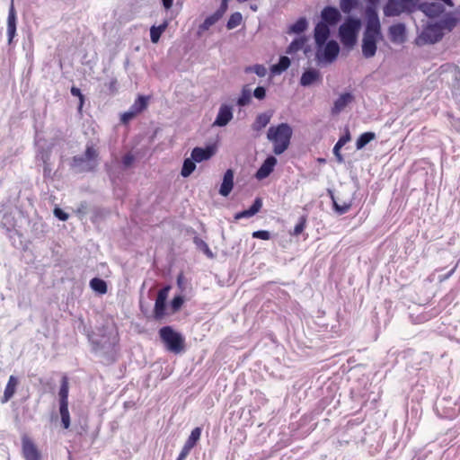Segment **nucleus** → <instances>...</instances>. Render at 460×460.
<instances>
[{
	"label": "nucleus",
	"instance_id": "nucleus-1",
	"mask_svg": "<svg viewBox=\"0 0 460 460\" xmlns=\"http://www.w3.org/2000/svg\"><path fill=\"white\" fill-rule=\"evenodd\" d=\"M367 22L362 39V55L366 58H373L377 49V42L383 39L380 21L376 11L368 8Z\"/></svg>",
	"mask_w": 460,
	"mask_h": 460
},
{
	"label": "nucleus",
	"instance_id": "nucleus-2",
	"mask_svg": "<svg viewBox=\"0 0 460 460\" xmlns=\"http://www.w3.org/2000/svg\"><path fill=\"white\" fill-rule=\"evenodd\" d=\"M292 134V128L288 123L270 127L267 137L273 144L275 155H281L288 148Z\"/></svg>",
	"mask_w": 460,
	"mask_h": 460
},
{
	"label": "nucleus",
	"instance_id": "nucleus-3",
	"mask_svg": "<svg viewBox=\"0 0 460 460\" xmlns=\"http://www.w3.org/2000/svg\"><path fill=\"white\" fill-rule=\"evenodd\" d=\"M360 26V21L353 17L347 18L346 21L340 26L339 35L343 46L349 49H351L355 46Z\"/></svg>",
	"mask_w": 460,
	"mask_h": 460
},
{
	"label": "nucleus",
	"instance_id": "nucleus-4",
	"mask_svg": "<svg viewBox=\"0 0 460 460\" xmlns=\"http://www.w3.org/2000/svg\"><path fill=\"white\" fill-rule=\"evenodd\" d=\"M159 336L169 351L175 354L183 351L185 347L184 338L171 326L162 327L159 330Z\"/></svg>",
	"mask_w": 460,
	"mask_h": 460
},
{
	"label": "nucleus",
	"instance_id": "nucleus-5",
	"mask_svg": "<svg viewBox=\"0 0 460 460\" xmlns=\"http://www.w3.org/2000/svg\"><path fill=\"white\" fill-rule=\"evenodd\" d=\"M99 153L93 145H87L83 155H75L72 159V166L84 172L93 171L97 166Z\"/></svg>",
	"mask_w": 460,
	"mask_h": 460
},
{
	"label": "nucleus",
	"instance_id": "nucleus-6",
	"mask_svg": "<svg viewBox=\"0 0 460 460\" xmlns=\"http://www.w3.org/2000/svg\"><path fill=\"white\" fill-rule=\"evenodd\" d=\"M444 35V32L439 26L438 22L429 24L422 31L417 41L420 44H433L439 41Z\"/></svg>",
	"mask_w": 460,
	"mask_h": 460
},
{
	"label": "nucleus",
	"instance_id": "nucleus-7",
	"mask_svg": "<svg viewBox=\"0 0 460 460\" xmlns=\"http://www.w3.org/2000/svg\"><path fill=\"white\" fill-rule=\"evenodd\" d=\"M323 47V51H321L320 49L318 48V50L316 52V59L319 62H333L337 58L340 52L339 44L335 40H330L327 43L325 42V44Z\"/></svg>",
	"mask_w": 460,
	"mask_h": 460
},
{
	"label": "nucleus",
	"instance_id": "nucleus-8",
	"mask_svg": "<svg viewBox=\"0 0 460 460\" xmlns=\"http://www.w3.org/2000/svg\"><path fill=\"white\" fill-rule=\"evenodd\" d=\"M22 453L25 460H41V454L28 436L22 438Z\"/></svg>",
	"mask_w": 460,
	"mask_h": 460
},
{
	"label": "nucleus",
	"instance_id": "nucleus-9",
	"mask_svg": "<svg viewBox=\"0 0 460 460\" xmlns=\"http://www.w3.org/2000/svg\"><path fill=\"white\" fill-rule=\"evenodd\" d=\"M170 287H164L160 289L155 303L154 314L156 319H161L165 314V303L168 296Z\"/></svg>",
	"mask_w": 460,
	"mask_h": 460
},
{
	"label": "nucleus",
	"instance_id": "nucleus-10",
	"mask_svg": "<svg viewBox=\"0 0 460 460\" xmlns=\"http://www.w3.org/2000/svg\"><path fill=\"white\" fill-rule=\"evenodd\" d=\"M321 22H324L328 26H334L341 21V14L335 7L325 6L321 12Z\"/></svg>",
	"mask_w": 460,
	"mask_h": 460
},
{
	"label": "nucleus",
	"instance_id": "nucleus-11",
	"mask_svg": "<svg viewBox=\"0 0 460 460\" xmlns=\"http://www.w3.org/2000/svg\"><path fill=\"white\" fill-rule=\"evenodd\" d=\"M330 29L329 26L324 23L319 22L315 27L314 31V37L315 40V44L317 48L321 49L325 44L326 40H328L330 36Z\"/></svg>",
	"mask_w": 460,
	"mask_h": 460
},
{
	"label": "nucleus",
	"instance_id": "nucleus-12",
	"mask_svg": "<svg viewBox=\"0 0 460 460\" xmlns=\"http://www.w3.org/2000/svg\"><path fill=\"white\" fill-rule=\"evenodd\" d=\"M389 39L393 43L402 44L406 40V29L403 23H396L389 27Z\"/></svg>",
	"mask_w": 460,
	"mask_h": 460
},
{
	"label": "nucleus",
	"instance_id": "nucleus-13",
	"mask_svg": "<svg viewBox=\"0 0 460 460\" xmlns=\"http://www.w3.org/2000/svg\"><path fill=\"white\" fill-rule=\"evenodd\" d=\"M276 164L277 159L272 155L268 156L256 172L255 178L259 181L266 179L274 171V167Z\"/></svg>",
	"mask_w": 460,
	"mask_h": 460
},
{
	"label": "nucleus",
	"instance_id": "nucleus-14",
	"mask_svg": "<svg viewBox=\"0 0 460 460\" xmlns=\"http://www.w3.org/2000/svg\"><path fill=\"white\" fill-rule=\"evenodd\" d=\"M233 119V109L231 106L223 104L220 106L217 116L213 123V126L224 127L226 126Z\"/></svg>",
	"mask_w": 460,
	"mask_h": 460
},
{
	"label": "nucleus",
	"instance_id": "nucleus-15",
	"mask_svg": "<svg viewBox=\"0 0 460 460\" xmlns=\"http://www.w3.org/2000/svg\"><path fill=\"white\" fill-rule=\"evenodd\" d=\"M16 34V11L14 8L13 1H12L8 11L7 16V35L9 43L12 42L13 39Z\"/></svg>",
	"mask_w": 460,
	"mask_h": 460
},
{
	"label": "nucleus",
	"instance_id": "nucleus-16",
	"mask_svg": "<svg viewBox=\"0 0 460 460\" xmlns=\"http://www.w3.org/2000/svg\"><path fill=\"white\" fill-rule=\"evenodd\" d=\"M215 154V148L213 146L195 147L191 151V158L196 163H200L210 159Z\"/></svg>",
	"mask_w": 460,
	"mask_h": 460
},
{
	"label": "nucleus",
	"instance_id": "nucleus-17",
	"mask_svg": "<svg viewBox=\"0 0 460 460\" xmlns=\"http://www.w3.org/2000/svg\"><path fill=\"white\" fill-rule=\"evenodd\" d=\"M19 385V380L14 376H10L9 379L7 381V384L5 385L4 394L1 398L2 403H6L8 401H10L14 394L16 393L17 386Z\"/></svg>",
	"mask_w": 460,
	"mask_h": 460
},
{
	"label": "nucleus",
	"instance_id": "nucleus-18",
	"mask_svg": "<svg viewBox=\"0 0 460 460\" xmlns=\"http://www.w3.org/2000/svg\"><path fill=\"white\" fill-rule=\"evenodd\" d=\"M234 188V172L231 169L226 170L224 174L223 181L221 183L219 193L227 197Z\"/></svg>",
	"mask_w": 460,
	"mask_h": 460
},
{
	"label": "nucleus",
	"instance_id": "nucleus-19",
	"mask_svg": "<svg viewBox=\"0 0 460 460\" xmlns=\"http://www.w3.org/2000/svg\"><path fill=\"white\" fill-rule=\"evenodd\" d=\"M321 74L316 69H307L305 70L300 78V84L303 86H309L312 84L321 81Z\"/></svg>",
	"mask_w": 460,
	"mask_h": 460
},
{
	"label": "nucleus",
	"instance_id": "nucleus-20",
	"mask_svg": "<svg viewBox=\"0 0 460 460\" xmlns=\"http://www.w3.org/2000/svg\"><path fill=\"white\" fill-rule=\"evenodd\" d=\"M354 100V97L349 93H342L335 102L333 104V107L332 108V114H338L341 111L344 110V108L350 103Z\"/></svg>",
	"mask_w": 460,
	"mask_h": 460
},
{
	"label": "nucleus",
	"instance_id": "nucleus-21",
	"mask_svg": "<svg viewBox=\"0 0 460 460\" xmlns=\"http://www.w3.org/2000/svg\"><path fill=\"white\" fill-rule=\"evenodd\" d=\"M262 207L261 199L256 198L250 208L238 212L234 215V219L239 220L245 217H251L257 214Z\"/></svg>",
	"mask_w": 460,
	"mask_h": 460
},
{
	"label": "nucleus",
	"instance_id": "nucleus-22",
	"mask_svg": "<svg viewBox=\"0 0 460 460\" xmlns=\"http://www.w3.org/2000/svg\"><path fill=\"white\" fill-rule=\"evenodd\" d=\"M404 11L405 9L397 0H388L384 7V13L386 16H397Z\"/></svg>",
	"mask_w": 460,
	"mask_h": 460
},
{
	"label": "nucleus",
	"instance_id": "nucleus-23",
	"mask_svg": "<svg viewBox=\"0 0 460 460\" xmlns=\"http://www.w3.org/2000/svg\"><path fill=\"white\" fill-rule=\"evenodd\" d=\"M68 394H69V380L66 375H64L61 378L60 388L58 391L59 404H69L68 403Z\"/></svg>",
	"mask_w": 460,
	"mask_h": 460
},
{
	"label": "nucleus",
	"instance_id": "nucleus-24",
	"mask_svg": "<svg viewBox=\"0 0 460 460\" xmlns=\"http://www.w3.org/2000/svg\"><path fill=\"white\" fill-rule=\"evenodd\" d=\"M270 113L263 112L259 114L252 125V130L256 132L261 131L270 123Z\"/></svg>",
	"mask_w": 460,
	"mask_h": 460
},
{
	"label": "nucleus",
	"instance_id": "nucleus-25",
	"mask_svg": "<svg viewBox=\"0 0 460 460\" xmlns=\"http://www.w3.org/2000/svg\"><path fill=\"white\" fill-rule=\"evenodd\" d=\"M289 66L290 59L288 57L283 56L279 58L278 64H275L270 67V71L274 75H280L281 73L286 71L289 67Z\"/></svg>",
	"mask_w": 460,
	"mask_h": 460
},
{
	"label": "nucleus",
	"instance_id": "nucleus-26",
	"mask_svg": "<svg viewBox=\"0 0 460 460\" xmlns=\"http://www.w3.org/2000/svg\"><path fill=\"white\" fill-rule=\"evenodd\" d=\"M168 26L167 21H164L159 26H152L150 29V39L153 43H157L160 40L162 33L166 30Z\"/></svg>",
	"mask_w": 460,
	"mask_h": 460
},
{
	"label": "nucleus",
	"instance_id": "nucleus-27",
	"mask_svg": "<svg viewBox=\"0 0 460 460\" xmlns=\"http://www.w3.org/2000/svg\"><path fill=\"white\" fill-rule=\"evenodd\" d=\"M424 12L430 17H437L444 12V7L439 4L430 3L424 6Z\"/></svg>",
	"mask_w": 460,
	"mask_h": 460
},
{
	"label": "nucleus",
	"instance_id": "nucleus-28",
	"mask_svg": "<svg viewBox=\"0 0 460 460\" xmlns=\"http://www.w3.org/2000/svg\"><path fill=\"white\" fill-rule=\"evenodd\" d=\"M90 287L95 292L103 295L107 293V284L100 278H93L90 280Z\"/></svg>",
	"mask_w": 460,
	"mask_h": 460
},
{
	"label": "nucleus",
	"instance_id": "nucleus-29",
	"mask_svg": "<svg viewBox=\"0 0 460 460\" xmlns=\"http://www.w3.org/2000/svg\"><path fill=\"white\" fill-rule=\"evenodd\" d=\"M59 413L63 429H68L70 427V414L68 404H59Z\"/></svg>",
	"mask_w": 460,
	"mask_h": 460
},
{
	"label": "nucleus",
	"instance_id": "nucleus-30",
	"mask_svg": "<svg viewBox=\"0 0 460 460\" xmlns=\"http://www.w3.org/2000/svg\"><path fill=\"white\" fill-rule=\"evenodd\" d=\"M350 139L349 133H347L345 136H342L340 137L338 142L335 144L333 147V154L336 156L337 160L339 162L343 161V157L340 152L341 148Z\"/></svg>",
	"mask_w": 460,
	"mask_h": 460
},
{
	"label": "nucleus",
	"instance_id": "nucleus-31",
	"mask_svg": "<svg viewBox=\"0 0 460 460\" xmlns=\"http://www.w3.org/2000/svg\"><path fill=\"white\" fill-rule=\"evenodd\" d=\"M456 23H457V20L451 15H447L438 22V24L441 27L443 31H451L456 26Z\"/></svg>",
	"mask_w": 460,
	"mask_h": 460
},
{
	"label": "nucleus",
	"instance_id": "nucleus-32",
	"mask_svg": "<svg viewBox=\"0 0 460 460\" xmlns=\"http://www.w3.org/2000/svg\"><path fill=\"white\" fill-rule=\"evenodd\" d=\"M376 138V134L374 132H365L361 134L356 142L357 149H362L366 145H367L370 141Z\"/></svg>",
	"mask_w": 460,
	"mask_h": 460
},
{
	"label": "nucleus",
	"instance_id": "nucleus-33",
	"mask_svg": "<svg viewBox=\"0 0 460 460\" xmlns=\"http://www.w3.org/2000/svg\"><path fill=\"white\" fill-rule=\"evenodd\" d=\"M195 163L196 162L192 158H186L181 168V176L189 177L196 169Z\"/></svg>",
	"mask_w": 460,
	"mask_h": 460
},
{
	"label": "nucleus",
	"instance_id": "nucleus-34",
	"mask_svg": "<svg viewBox=\"0 0 460 460\" xmlns=\"http://www.w3.org/2000/svg\"><path fill=\"white\" fill-rule=\"evenodd\" d=\"M332 199L333 208H334V210H335L339 215H343V214L347 213V212L350 209V208H351V206H352L351 202H345V201H344V202H342L341 204V203H339V202L335 199V198H334L333 196H332Z\"/></svg>",
	"mask_w": 460,
	"mask_h": 460
},
{
	"label": "nucleus",
	"instance_id": "nucleus-35",
	"mask_svg": "<svg viewBox=\"0 0 460 460\" xmlns=\"http://www.w3.org/2000/svg\"><path fill=\"white\" fill-rule=\"evenodd\" d=\"M243 22L242 13L239 12H235L232 13L227 21L226 28L228 30H233L239 26Z\"/></svg>",
	"mask_w": 460,
	"mask_h": 460
},
{
	"label": "nucleus",
	"instance_id": "nucleus-36",
	"mask_svg": "<svg viewBox=\"0 0 460 460\" xmlns=\"http://www.w3.org/2000/svg\"><path fill=\"white\" fill-rule=\"evenodd\" d=\"M221 17L214 13L205 19V21L199 25V31H208L212 25H214L217 22H218Z\"/></svg>",
	"mask_w": 460,
	"mask_h": 460
},
{
	"label": "nucleus",
	"instance_id": "nucleus-37",
	"mask_svg": "<svg viewBox=\"0 0 460 460\" xmlns=\"http://www.w3.org/2000/svg\"><path fill=\"white\" fill-rule=\"evenodd\" d=\"M307 28V21L305 18H299L294 24L289 28V32L301 33Z\"/></svg>",
	"mask_w": 460,
	"mask_h": 460
},
{
	"label": "nucleus",
	"instance_id": "nucleus-38",
	"mask_svg": "<svg viewBox=\"0 0 460 460\" xmlns=\"http://www.w3.org/2000/svg\"><path fill=\"white\" fill-rule=\"evenodd\" d=\"M305 44V38H298L294 40L290 45L288 46L287 49L288 54H293L297 52L298 50L302 49Z\"/></svg>",
	"mask_w": 460,
	"mask_h": 460
},
{
	"label": "nucleus",
	"instance_id": "nucleus-39",
	"mask_svg": "<svg viewBox=\"0 0 460 460\" xmlns=\"http://www.w3.org/2000/svg\"><path fill=\"white\" fill-rule=\"evenodd\" d=\"M251 99H252L251 90L248 89L246 86H244L242 89L241 95L239 96V98L237 100V105L241 106V107L248 105L251 102Z\"/></svg>",
	"mask_w": 460,
	"mask_h": 460
},
{
	"label": "nucleus",
	"instance_id": "nucleus-40",
	"mask_svg": "<svg viewBox=\"0 0 460 460\" xmlns=\"http://www.w3.org/2000/svg\"><path fill=\"white\" fill-rule=\"evenodd\" d=\"M147 107V98L139 95L135 101L134 104L131 106V109L134 110L137 114L145 111Z\"/></svg>",
	"mask_w": 460,
	"mask_h": 460
},
{
	"label": "nucleus",
	"instance_id": "nucleus-41",
	"mask_svg": "<svg viewBox=\"0 0 460 460\" xmlns=\"http://www.w3.org/2000/svg\"><path fill=\"white\" fill-rule=\"evenodd\" d=\"M358 5V0H340V7L345 13H349Z\"/></svg>",
	"mask_w": 460,
	"mask_h": 460
},
{
	"label": "nucleus",
	"instance_id": "nucleus-42",
	"mask_svg": "<svg viewBox=\"0 0 460 460\" xmlns=\"http://www.w3.org/2000/svg\"><path fill=\"white\" fill-rule=\"evenodd\" d=\"M306 223H307V217L302 216L299 218L298 223L295 226L292 234L295 236H298L299 234H301L306 227Z\"/></svg>",
	"mask_w": 460,
	"mask_h": 460
},
{
	"label": "nucleus",
	"instance_id": "nucleus-43",
	"mask_svg": "<svg viewBox=\"0 0 460 460\" xmlns=\"http://www.w3.org/2000/svg\"><path fill=\"white\" fill-rule=\"evenodd\" d=\"M200 436L201 429L199 427H197L191 430V433L189 436L188 439L186 440V443L195 447L197 442L199 440Z\"/></svg>",
	"mask_w": 460,
	"mask_h": 460
},
{
	"label": "nucleus",
	"instance_id": "nucleus-44",
	"mask_svg": "<svg viewBox=\"0 0 460 460\" xmlns=\"http://www.w3.org/2000/svg\"><path fill=\"white\" fill-rule=\"evenodd\" d=\"M245 72H253L258 76L263 77L267 74L266 67L263 65H254L253 66H248L245 68Z\"/></svg>",
	"mask_w": 460,
	"mask_h": 460
},
{
	"label": "nucleus",
	"instance_id": "nucleus-45",
	"mask_svg": "<svg viewBox=\"0 0 460 460\" xmlns=\"http://www.w3.org/2000/svg\"><path fill=\"white\" fill-rule=\"evenodd\" d=\"M70 92H71V94L73 96L78 97V99H79V110H81L83 105H84V94L81 93L80 89L75 87V86H72Z\"/></svg>",
	"mask_w": 460,
	"mask_h": 460
},
{
	"label": "nucleus",
	"instance_id": "nucleus-46",
	"mask_svg": "<svg viewBox=\"0 0 460 460\" xmlns=\"http://www.w3.org/2000/svg\"><path fill=\"white\" fill-rule=\"evenodd\" d=\"M194 447L186 443L184 444V446L182 447L177 459L178 460H184L188 455L190 454V450L193 448Z\"/></svg>",
	"mask_w": 460,
	"mask_h": 460
},
{
	"label": "nucleus",
	"instance_id": "nucleus-47",
	"mask_svg": "<svg viewBox=\"0 0 460 460\" xmlns=\"http://www.w3.org/2000/svg\"><path fill=\"white\" fill-rule=\"evenodd\" d=\"M194 447L186 443L184 444V446L182 447L177 459L178 460H184L188 455L190 454V450L193 448Z\"/></svg>",
	"mask_w": 460,
	"mask_h": 460
},
{
	"label": "nucleus",
	"instance_id": "nucleus-48",
	"mask_svg": "<svg viewBox=\"0 0 460 460\" xmlns=\"http://www.w3.org/2000/svg\"><path fill=\"white\" fill-rule=\"evenodd\" d=\"M194 447L186 443L184 444V446L182 447L177 459L178 460H184L188 455L190 454V450L193 448Z\"/></svg>",
	"mask_w": 460,
	"mask_h": 460
},
{
	"label": "nucleus",
	"instance_id": "nucleus-49",
	"mask_svg": "<svg viewBox=\"0 0 460 460\" xmlns=\"http://www.w3.org/2000/svg\"><path fill=\"white\" fill-rule=\"evenodd\" d=\"M183 297L181 296H174L171 302V306L173 310V312L178 311L181 305H183Z\"/></svg>",
	"mask_w": 460,
	"mask_h": 460
},
{
	"label": "nucleus",
	"instance_id": "nucleus-50",
	"mask_svg": "<svg viewBox=\"0 0 460 460\" xmlns=\"http://www.w3.org/2000/svg\"><path fill=\"white\" fill-rule=\"evenodd\" d=\"M252 237L261 240H270V234L269 231L266 230H258L252 233Z\"/></svg>",
	"mask_w": 460,
	"mask_h": 460
},
{
	"label": "nucleus",
	"instance_id": "nucleus-51",
	"mask_svg": "<svg viewBox=\"0 0 460 460\" xmlns=\"http://www.w3.org/2000/svg\"><path fill=\"white\" fill-rule=\"evenodd\" d=\"M137 115V113L132 110L130 108V111H126L124 112L122 115H121V122L126 124L128 123L129 120H131L132 119H134L136 116Z\"/></svg>",
	"mask_w": 460,
	"mask_h": 460
},
{
	"label": "nucleus",
	"instance_id": "nucleus-52",
	"mask_svg": "<svg viewBox=\"0 0 460 460\" xmlns=\"http://www.w3.org/2000/svg\"><path fill=\"white\" fill-rule=\"evenodd\" d=\"M135 161V156L131 153L126 154L122 157V164L125 167H129L133 164Z\"/></svg>",
	"mask_w": 460,
	"mask_h": 460
},
{
	"label": "nucleus",
	"instance_id": "nucleus-53",
	"mask_svg": "<svg viewBox=\"0 0 460 460\" xmlns=\"http://www.w3.org/2000/svg\"><path fill=\"white\" fill-rule=\"evenodd\" d=\"M253 96L259 100H262L266 96V90L262 86H258L253 91Z\"/></svg>",
	"mask_w": 460,
	"mask_h": 460
},
{
	"label": "nucleus",
	"instance_id": "nucleus-54",
	"mask_svg": "<svg viewBox=\"0 0 460 460\" xmlns=\"http://www.w3.org/2000/svg\"><path fill=\"white\" fill-rule=\"evenodd\" d=\"M54 214L58 219L62 221H66L68 218V215L60 208H55Z\"/></svg>",
	"mask_w": 460,
	"mask_h": 460
},
{
	"label": "nucleus",
	"instance_id": "nucleus-55",
	"mask_svg": "<svg viewBox=\"0 0 460 460\" xmlns=\"http://www.w3.org/2000/svg\"><path fill=\"white\" fill-rule=\"evenodd\" d=\"M227 9H228V4L221 1V4H220L219 8L215 13H217L222 18L223 15L227 11Z\"/></svg>",
	"mask_w": 460,
	"mask_h": 460
},
{
	"label": "nucleus",
	"instance_id": "nucleus-56",
	"mask_svg": "<svg viewBox=\"0 0 460 460\" xmlns=\"http://www.w3.org/2000/svg\"><path fill=\"white\" fill-rule=\"evenodd\" d=\"M456 266H455L448 273H447L446 275H443V276H440L439 277V281L440 282H443L445 280H447V279H449L453 274L454 272L456 271Z\"/></svg>",
	"mask_w": 460,
	"mask_h": 460
},
{
	"label": "nucleus",
	"instance_id": "nucleus-57",
	"mask_svg": "<svg viewBox=\"0 0 460 460\" xmlns=\"http://www.w3.org/2000/svg\"><path fill=\"white\" fill-rule=\"evenodd\" d=\"M406 10L412 4L413 0H397Z\"/></svg>",
	"mask_w": 460,
	"mask_h": 460
},
{
	"label": "nucleus",
	"instance_id": "nucleus-58",
	"mask_svg": "<svg viewBox=\"0 0 460 460\" xmlns=\"http://www.w3.org/2000/svg\"><path fill=\"white\" fill-rule=\"evenodd\" d=\"M163 5L166 10L172 6L173 0H162Z\"/></svg>",
	"mask_w": 460,
	"mask_h": 460
},
{
	"label": "nucleus",
	"instance_id": "nucleus-59",
	"mask_svg": "<svg viewBox=\"0 0 460 460\" xmlns=\"http://www.w3.org/2000/svg\"><path fill=\"white\" fill-rule=\"evenodd\" d=\"M368 4H370L371 6H368L367 8H371L372 10L375 11V7L376 6V4L379 3L380 0H366ZM368 9H367V11Z\"/></svg>",
	"mask_w": 460,
	"mask_h": 460
},
{
	"label": "nucleus",
	"instance_id": "nucleus-60",
	"mask_svg": "<svg viewBox=\"0 0 460 460\" xmlns=\"http://www.w3.org/2000/svg\"><path fill=\"white\" fill-rule=\"evenodd\" d=\"M116 85H117V80L116 79L111 80L109 84V88L112 93H115L117 91Z\"/></svg>",
	"mask_w": 460,
	"mask_h": 460
},
{
	"label": "nucleus",
	"instance_id": "nucleus-61",
	"mask_svg": "<svg viewBox=\"0 0 460 460\" xmlns=\"http://www.w3.org/2000/svg\"><path fill=\"white\" fill-rule=\"evenodd\" d=\"M442 1H443L445 4H447L450 5V6H452V5H453V3H452V1H451V0H442Z\"/></svg>",
	"mask_w": 460,
	"mask_h": 460
},
{
	"label": "nucleus",
	"instance_id": "nucleus-62",
	"mask_svg": "<svg viewBox=\"0 0 460 460\" xmlns=\"http://www.w3.org/2000/svg\"><path fill=\"white\" fill-rule=\"evenodd\" d=\"M251 9H252V11H257V5H256V4H254V5H251Z\"/></svg>",
	"mask_w": 460,
	"mask_h": 460
},
{
	"label": "nucleus",
	"instance_id": "nucleus-63",
	"mask_svg": "<svg viewBox=\"0 0 460 460\" xmlns=\"http://www.w3.org/2000/svg\"><path fill=\"white\" fill-rule=\"evenodd\" d=\"M222 2H225V3H227L229 2V0H221Z\"/></svg>",
	"mask_w": 460,
	"mask_h": 460
}]
</instances>
